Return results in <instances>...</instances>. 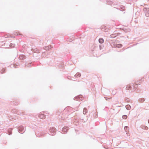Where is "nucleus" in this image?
Wrapping results in <instances>:
<instances>
[{"label":"nucleus","instance_id":"nucleus-7","mask_svg":"<svg viewBox=\"0 0 149 149\" xmlns=\"http://www.w3.org/2000/svg\"><path fill=\"white\" fill-rule=\"evenodd\" d=\"M39 117L40 118L43 119L45 118V116L44 114H40L39 115Z\"/></svg>","mask_w":149,"mask_h":149},{"label":"nucleus","instance_id":"nucleus-3","mask_svg":"<svg viewBox=\"0 0 149 149\" xmlns=\"http://www.w3.org/2000/svg\"><path fill=\"white\" fill-rule=\"evenodd\" d=\"M50 132L52 135L53 136L55 135L56 133V129L55 128H51L50 129Z\"/></svg>","mask_w":149,"mask_h":149},{"label":"nucleus","instance_id":"nucleus-11","mask_svg":"<svg viewBox=\"0 0 149 149\" xmlns=\"http://www.w3.org/2000/svg\"><path fill=\"white\" fill-rule=\"evenodd\" d=\"M81 76V74L79 73H77L74 75V76L76 77H80Z\"/></svg>","mask_w":149,"mask_h":149},{"label":"nucleus","instance_id":"nucleus-1","mask_svg":"<svg viewBox=\"0 0 149 149\" xmlns=\"http://www.w3.org/2000/svg\"><path fill=\"white\" fill-rule=\"evenodd\" d=\"M143 10L145 12V15L147 17L149 16V8L145 7L143 9Z\"/></svg>","mask_w":149,"mask_h":149},{"label":"nucleus","instance_id":"nucleus-5","mask_svg":"<svg viewBox=\"0 0 149 149\" xmlns=\"http://www.w3.org/2000/svg\"><path fill=\"white\" fill-rule=\"evenodd\" d=\"M68 130V127H63L62 129V131L63 133H65Z\"/></svg>","mask_w":149,"mask_h":149},{"label":"nucleus","instance_id":"nucleus-22","mask_svg":"<svg viewBox=\"0 0 149 149\" xmlns=\"http://www.w3.org/2000/svg\"><path fill=\"white\" fill-rule=\"evenodd\" d=\"M121 8L123 9V8H124V7H123V8Z\"/></svg>","mask_w":149,"mask_h":149},{"label":"nucleus","instance_id":"nucleus-18","mask_svg":"<svg viewBox=\"0 0 149 149\" xmlns=\"http://www.w3.org/2000/svg\"><path fill=\"white\" fill-rule=\"evenodd\" d=\"M5 71V69H3L1 71V73H3V72L4 71Z\"/></svg>","mask_w":149,"mask_h":149},{"label":"nucleus","instance_id":"nucleus-20","mask_svg":"<svg viewBox=\"0 0 149 149\" xmlns=\"http://www.w3.org/2000/svg\"><path fill=\"white\" fill-rule=\"evenodd\" d=\"M134 86L135 88H137V85L136 84L134 85Z\"/></svg>","mask_w":149,"mask_h":149},{"label":"nucleus","instance_id":"nucleus-2","mask_svg":"<svg viewBox=\"0 0 149 149\" xmlns=\"http://www.w3.org/2000/svg\"><path fill=\"white\" fill-rule=\"evenodd\" d=\"M18 131L21 133H23L25 131V129L22 126H20L19 127L18 129Z\"/></svg>","mask_w":149,"mask_h":149},{"label":"nucleus","instance_id":"nucleus-13","mask_svg":"<svg viewBox=\"0 0 149 149\" xmlns=\"http://www.w3.org/2000/svg\"><path fill=\"white\" fill-rule=\"evenodd\" d=\"M99 42L100 43H102L104 42V40L102 38H100L99 40Z\"/></svg>","mask_w":149,"mask_h":149},{"label":"nucleus","instance_id":"nucleus-19","mask_svg":"<svg viewBox=\"0 0 149 149\" xmlns=\"http://www.w3.org/2000/svg\"><path fill=\"white\" fill-rule=\"evenodd\" d=\"M128 128V127L127 126H125V128H124V129H125V130H126V129H127V128Z\"/></svg>","mask_w":149,"mask_h":149},{"label":"nucleus","instance_id":"nucleus-17","mask_svg":"<svg viewBox=\"0 0 149 149\" xmlns=\"http://www.w3.org/2000/svg\"><path fill=\"white\" fill-rule=\"evenodd\" d=\"M10 46L11 47H13L15 46V44L11 43L10 44Z\"/></svg>","mask_w":149,"mask_h":149},{"label":"nucleus","instance_id":"nucleus-21","mask_svg":"<svg viewBox=\"0 0 149 149\" xmlns=\"http://www.w3.org/2000/svg\"><path fill=\"white\" fill-rule=\"evenodd\" d=\"M11 134V132H10V133H9L8 134H9V135H10V134Z\"/></svg>","mask_w":149,"mask_h":149},{"label":"nucleus","instance_id":"nucleus-9","mask_svg":"<svg viewBox=\"0 0 149 149\" xmlns=\"http://www.w3.org/2000/svg\"><path fill=\"white\" fill-rule=\"evenodd\" d=\"M88 111L87 109L86 108H84L83 111V113L84 114H86L87 112Z\"/></svg>","mask_w":149,"mask_h":149},{"label":"nucleus","instance_id":"nucleus-14","mask_svg":"<svg viewBox=\"0 0 149 149\" xmlns=\"http://www.w3.org/2000/svg\"><path fill=\"white\" fill-rule=\"evenodd\" d=\"M122 46L121 44H118L116 45V47L118 48H120Z\"/></svg>","mask_w":149,"mask_h":149},{"label":"nucleus","instance_id":"nucleus-12","mask_svg":"<svg viewBox=\"0 0 149 149\" xmlns=\"http://www.w3.org/2000/svg\"><path fill=\"white\" fill-rule=\"evenodd\" d=\"M141 127L143 129L146 130H147L148 128L147 127L144 126L143 125L141 126Z\"/></svg>","mask_w":149,"mask_h":149},{"label":"nucleus","instance_id":"nucleus-6","mask_svg":"<svg viewBox=\"0 0 149 149\" xmlns=\"http://www.w3.org/2000/svg\"><path fill=\"white\" fill-rule=\"evenodd\" d=\"M132 85L131 84H128L127 85L126 89L127 90H131L132 88Z\"/></svg>","mask_w":149,"mask_h":149},{"label":"nucleus","instance_id":"nucleus-16","mask_svg":"<svg viewBox=\"0 0 149 149\" xmlns=\"http://www.w3.org/2000/svg\"><path fill=\"white\" fill-rule=\"evenodd\" d=\"M122 117L123 119H126L127 118V116L126 115H123Z\"/></svg>","mask_w":149,"mask_h":149},{"label":"nucleus","instance_id":"nucleus-10","mask_svg":"<svg viewBox=\"0 0 149 149\" xmlns=\"http://www.w3.org/2000/svg\"><path fill=\"white\" fill-rule=\"evenodd\" d=\"M125 107L126 109L128 110H129L131 109V106L129 104L126 105L125 106Z\"/></svg>","mask_w":149,"mask_h":149},{"label":"nucleus","instance_id":"nucleus-23","mask_svg":"<svg viewBox=\"0 0 149 149\" xmlns=\"http://www.w3.org/2000/svg\"><path fill=\"white\" fill-rule=\"evenodd\" d=\"M148 123H149V119L148 120Z\"/></svg>","mask_w":149,"mask_h":149},{"label":"nucleus","instance_id":"nucleus-15","mask_svg":"<svg viewBox=\"0 0 149 149\" xmlns=\"http://www.w3.org/2000/svg\"><path fill=\"white\" fill-rule=\"evenodd\" d=\"M144 99L143 98H141L139 99V101L141 102H144Z\"/></svg>","mask_w":149,"mask_h":149},{"label":"nucleus","instance_id":"nucleus-4","mask_svg":"<svg viewBox=\"0 0 149 149\" xmlns=\"http://www.w3.org/2000/svg\"><path fill=\"white\" fill-rule=\"evenodd\" d=\"M74 100H81L82 101L83 100L82 96L81 95H79L78 96H77L74 98Z\"/></svg>","mask_w":149,"mask_h":149},{"label":"nucleus","instance_id":"nucleus-8","mask_svg":"<svg viewBox=\"0 0 149 149\" xmlns=\"http://www.w3.org/2000/svg\"><path fill=\"white\" fill-rule=\"evenodd\" d=\"M51 46H45V47L44 49L46 50H48L49 49H51Z\"/></svg>","mask_w":149,"mask_h":149},{"label":"nucleus","instance_id":"nucleus-24","mask_svg":"<svg viewBox=\"0 0 149 149\" xmlns=\"http://www.w3.org/2000/svg\"><path fill=\"white\" fill-rule=\"evenodd\" d=\"M10 131V130H8V132H9Z\"/></svg>","mask_w":149,"mask_h":149}]
</instances>
